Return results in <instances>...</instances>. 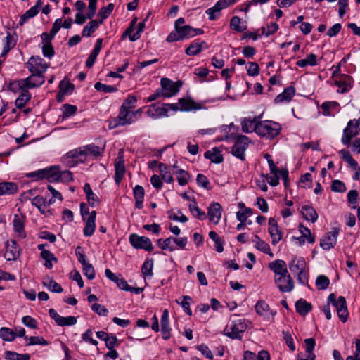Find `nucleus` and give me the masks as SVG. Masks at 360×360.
Returning <instances> with one entry per match:
<instances>
[{
  "label": "nucleus",
  "instance_id": "1",
  "mask_svg": "<svg viewBox=\"0 0 360 360\" xmlns=\"http://www.w3.org/2000/svg\"><path fill=\"white\" fill-rule=\"evenodd\" d=\"M102 150L100 147L90 144L70 150L63 157V160L68 167H72L79 163L84 162L89 157L99 156Z\"/></svg>",
  "mask_w": 360,
  "mask_h": 360
},
{
  "label": "nucleus",
  "instance_id": "2",
  "mask_svg": "<svg viewBox=\"0 0 360 360\" xmlns=\"http://www.w3.org/2000/svg\"><path fill=\"white\" fill-rule=\"evenodd\" d=\"M248 326V320L240 318L237 314H233L231 316L229 321L225 327L224 334L233 340H241L243 334L246 330Z\"/></svg>",
  "mask_w": 360,
  "mask_h": 360
},
{
  "label": "nucleus",
  "instance_id": "3",
  "mask_svg": "<svg viewBox=\"0 0 360 360\" xmlns=\"http://www.w3.org/2000/svg\"><path fill=\"white\" fill-rule=\"evenodd\" d=\"M203 30L200 28H193L189 25H182L174 30L167 37V42H174L190 39L197 35L202 34Z\"/></svg>",
  "mask_w": 360,
  "mask_h": 360
},
{
  "label": "nucleus",
  "instance_id": "4",
  "mask_svg": "<svg viewBox=\"0 0 360 360\" xmlns=\"http://www.w3.org/2000/svg\"><path fill=\"white\" fill-rule=\"evenodd\" d=\"M281 126L279 123L271 120L259 122L257 134L266 139H273L281 132Z\"/></svg>",
  "mask_w": 360,
  "mask_h": 360
},
{
  "label": "nucleus",
  "instance_id": "5",
  "mask_svg": "<svg viewBox=\"0 0 360 360\" xmlns=\"http://www.w3.org/2000/svg\"><path fill=\"white\" fill-rule=\"evenodd\" d=\"M136 121L132 110L120 108L118 115L109 121V128L112 129L119 127L130 125Z\"/></svg>",
  "mask_w": 360,
  "mask_h": 360
},
{
  "label": "nucleus",
  "instance_id": "6",
  "mask_svg": "<svg viewBox=\"0 0 360 360\" xmlns=\"http://www.w3.org/2000/svg\"><path fill=\"white\" fill-rule=\"evenodd\" d=\"M26 68L34 75L43 76V74L49 68V64L38 56H31L25 63Z\"/></svg>",
  "mask_w": 360,
  "mask_h": 360
},
{
  "label": "nucleus",
  "instance_id": "7",
  "mask_svg": "<svg viewBox=\"0 0 360 360\" xmlns=\"http://www.w3.org/2000/svg\"><path fill=\"white\" fill-rule=\"evenodd\" d=\"M360 131V119L351 120L347 122V127L343 130L341 142L345 146H349L352 139L358 136Z\"/></svg>",
  "mask_w": 360,
  "mask_h": 360
},
{
  "label": "nucleus",
  "instance_id": "8",
  "mask_svg": "<svg viewBox=\"0 0 360 360\" xmlns=\"http://www.w3.org/2000/svg\"><path fill=\"white\" fill-rule=\"evenodd\" d=\"M328 301L336 309L338 315L342 322H345L348 317V311L345 298L340 296L338 299L335 294L331 293L328 297Z\"/></svg>",
  "mask_w": 360,
  "mask_h": 360
},
{
  "label": "nucleus",
  "instance_id": "9",
  "mask_svg": "<svg viewBox=\"0 0 360 360\" xmlns=\"http://www.w3.org/2000/svg\"><path fill=\"white\" fill-rule=\"evenodd\" d=\"M250 141V139L246 136H238L232 147L231 153L233 155L241 160H245V152L248 149Z\"/></svg>",
  "mask_w": 360,
  "mask_h": 360
},
{
  "label": "nucleus",
  "instance_id": "10",
  "mask_svg": "<svg viewBox=\"0 0 360 360\" xmlns=\"http://www.w3.org/2000/svg\"><path fill=\"white\" fill-rule=\"evenodd\" d=\"M129 242L136 249H143L148 252L153 250L151 240L146 236H140L136 233L131 234L129 236Z\"/></svg>",
  "mask_w": 360,
  "mask_h": 360
},
{
  "label": "nucleus",
  "instance_id": "11",
  "mask_svg": "<svg viewBox=\"0 0 360 360\" xmlns=\"http://www.w3.org/2000/svg\"><path fill=\"white\" fill-rule=\"evenodd\" d=\"M51 170L50 182L68 183L73 179L72 174L69 170H61L58 166L51 167Z\"/></svg>",
  "mask_w": 360,
  "mask_h": 360
},
{
  "label": "nucleus",
  "instance_id": "12",
  "mask_svg": "<svg viewBox=\"0 0 360 360\" xmlns=\"http://www.w3.org/2000/svg\"><path fill=\"white\" fill-rule=\"evenodd\" d=\"M236 2V0H219L212 7L207 9L205 13L208 15L210 20H215L219 16L221 10Z\"/></svg>",
  "mask_w": 360,
  "mask_h": 360
},
{
  "label": "nucleus",
  "instance_id": "13",
  "mask_svg": "<svg viewBox=\"0 0 360 360\" xmlns=\"http://www.w3.org/2000/svg\"><path fill=\"white\" fill-rule=\"evenodd\" d=\"M338 234L339 229L333 228L330 232H328L323 236L320 242V246L326 250L334 248L337 243Z\"/></svg>",
  "mask_w": 360,
  "mask_h": 360
},
{
  "label": "nucleus",
  "instance_id": "14",
  "mask_svg": "<svg viewBox=\"0 0 360 360\" xmlns=\"http://www.w3.org/2000/svg\"><path fill=\"white\" fill-rule=\"evenodd\" d=\"M125 173V166L124 160V152L120 150L115 161V183L119 185Z\"/></svg>",
  "mask_w": 360,
  "mask_h": 360
},
{
  "label": "nucleus",
  "instance_id": "15",
  "mask_svg": "<svg viewBox=\"0 0 360 360\" xmlns=\"http://www.w3.org/2000/svg\"><path fill=\"white\" fill-rule=\"evenodd\" d=\"M160 84L161 89L160 90L162 92L163 97L173 96L179 91V86H178L177 83L168 78H162Z\"/></svg>",
  "mask_w": 360,
  "mask_h": 360
},
{
  "label": "nucleus",
  "instance_id": "16",
  "mask_svg": "<svg viewBox=\"0 0 360 360\" xmlns=\"http://www.w3.org/2000/svg\"><path fill=\"white\" fill-rule=\"evenodd\" d=\"M49 314L55 321L56 324L60 326H71L77 323V318L75 316H62L53 309L49 310Z\"/></svg>",
  "mask_w": 360,
  "mask_h": 360
},
{
  "label": "nucleus",
  "instance_id": "17",
  "mask_svg": "<svg viewBox=\"0 0 360 360\" xmlns=\"http://www.w3.org/2000/svg\"><path fill=\"white\" fill-rule=\"evenodd\" d=\"M274 282L281 292H291L294 288V282L289 273L282 276L275 277Z\"/></svg>",
  "mask_w": 360,
  "mask_h": 360
},
{
  "label": "nucleus",
  "instance_id": "18",
  "mask_svg": "<svg viewBox=\"0 0 360 360\" xmlns=\"http://www.w3.org/2000/svg\"><path fill=\"white\" fill-rule=\"evenodd\" d=\"M179 109L182 111L198 110L205 108L204 102H195L191 98L179 99Z\"/></svg>",
  "mask_w": 360,
  "mask_h": 360
},
{
  "label": "nucleus",
  "instance_id": "19",
  "mask_svg": "<svg viewBox=\"0 0 360 360\" xmlns=\"http://www.w3.org/2000/svg\"><path fill=\"white\" fill-rule=\"evenodd\" d=\"M20 255V249L14 240H8L6 243V252L4 257L8 261H15Z\"/></svg>",
  "mask_w": 360,
  "mask_h": 360
},
{
  "label": "nucleus",
  "instance_id": "20",
  "mask_svg": "<svg viewBox=\"0 0 360 360\" xmlns=\"http://www.w3.org/2000/svg\"><path fill=\"white\" fill-rule=\"evenodd\" d=\"M44 77L41 76H37L31 75L28 77L20 79L19 81V87L27 89H32L41 86L44 83Z\"/></svg>",
  "mask_w": 360,
  "mask_h": 360
},
{
  "label": "nucleus",
  "instance_id": "21",
  "mask_svg": "<svg viewBox=\"0 0 360 360\" xmlns=\"http://www.w3.org/2000/svg\"><path fill=\"white\" fill-rule=\"evenodd\" d=\"M25 216L22 214H15L13 220V226L17 236L20 238L26 237L25 231Z\"/></svg>",
  "mask_w": 360,
  "mask_h": 360
},
{
  "label": "nucleus",
  "instance_id": "22",
  "mask_svg": "<svg viewBox=\"0 0 360 360\" xmlns=\"http://www.w3.org/2000/svg\"><path fill=\"white\" fill-rule=\"evenodd\" d=\"M222 215V207L219 202H212L207 208V216L210 222L217 225Z\"/></svg>",
  "mask_w": 360,
  "mask_h": 360
},
{
  "label": "nucleus",
  "instance_id": "23",
  "mask_svg": "<svg viewBox=\"0 0 360 360\" xmlns=\"http://www.w3.org/2000/svg\"><path fill=\"white\" fill-rule=\"evenodd\" d=\"M168 110L163 104L154 103L148 106L146 114L152 119H158L161 117L167 116Z\"/></svg>",
  "mask_w": 360,
  "mask_h": 360
},
{
  "label": "nucleus",
  "instance_id": "24",
  "mask_svg": "<svg viewBox=\"0 0 360 360\" xmlns=\"http://www.w3.org/2000/svg\"><path fill=\"white\" fill-rule=\"evenodd\" d=\"M259 122L256 117L243 118L240 122L243 132L248 134L255 132L257 134Z\"/></svg>",
  "mask_w": 360,
  "mask_h": 360
},
{
  "label": "nucleus",
  "instance_id": "25",
  "mask_svg": "<svg viewBox=\"0 0 360 360\" xmlns=\"http://www.w3.org/2000/svg\"><path fill=\"white\" fill-rule=\"evenodd\" d=\"M269 233L272 239V244L276 245L282 239V233L278 229L277 221L274 218L269 220Z\"/></svg>",
  "mask_w": 360,
  "mask_h": 360
},
{
  "label": "nucleus",
  "instance_id": "26",
  "mask_svg": "<svg viewBox=\"0 0 360 360\" xmlns=\"http://www.w3.org/2000/svg\"><path fill=\"white\" fill-rule=\"evenodd\" d=\"M256 313L264 318L269 319L270 316H274L276 314V311L270 310L269 304L264 300H259L255 307Z\"/></svg>",
  "mask_w": 360,
  "mask_h": 360
},
{
  "label": "nucleus",
  "instance_id": "27",
  "mask_svg": "<svg viewBox=\"0 0 360 360\" xmlns=\"http://www.w3.org/2000/svg\"><path fill=\"white\" fill-rule=\"evenodd\" d=\"M269 267L274 273L275 277L282 276L284 274H288L287 265L281 259H277L269 263Z\"/></svg>",
  "mask_w": 360,
  "mask_h": 360
},
{
  "label": "nucleus",
  "instance_id": "28",
  "mask_svg": "<svg viewBox=\"0 0 360 360\" xmlns=\"http://www.w3.org/2000/svg\"><path fill=\"white\" fill-rule=\"evenodd\" d=\"M96 212L92 211L87 219L84 218V220L86 221V223L83 231L85 236L89 237L94 234L96 229Z\"/></svg>",
  "mask_w": 360,
  "mask_h": 360
},
{
  "label": "nucleus",
  "instance_id": "29",
  "mask_svg": "<svg viewBox=\"0 0 360 360\" xmlns=\"http://www.w3.org/2000/svg\"><path fill=\"white\" fill-rule=\"evenodd\" d=\"M295 94V89L290 86L284 89V91L278 94L274 99L275 103H282L290 102Z\"/></svg>",
  "mask_w": 360,
  "mask_h": 360
},
{
  "label": "nucleus",
  "instance_id": "30",
  "mask_svg": "<svg viewBox=\"0 0 360 360\" xmlns=\"http://www.w3.org/2000/svg\"><path fill=\"white\" fill-rule=\"evenodd\" d=\"M321 108L325 116H334L340 111V105L336 101H326L322 103Z\"/></svg>",
  "mask_w": 360,
  "mask_h": 360
},
{
  "label": "nucleus",
  "instance_id": "31",
  "mask_svg": "<svg viewBox=\"0 0 360 360\" xmlns=\"http://www.w3.org/2000/svg\"><path fill=\"white\" fill-rule=\"evenodd\" d=\"M352 79L350 76L343 75L339 80L335 82V85L338 87V92L344 94L352 87Z\"/></svg>",
  "mask_w": 360,
  "mask_h": 360
},
{
  "label": "nucleus",
  "instance_id": "32",
  "mask_svg": "<svg viewBox=\"0 0 360 360\" xmlns=\"http://www.w3.org/2000/svg\"><path fill=\"white\" fill-rule=\"evenodd\" d=\"M51 167L45 169H38L37 171L27 173L26 176L33 179L34 181H38L43 179H46L49 182L51 179Z\"/></svg>",
  "mask_w": 360,
  "mask_h": 360
},
{
  "label": "nucleus",
  "instance_id": "33",
  "mask_svg": "<svg viewBox=\"0 0 360 360\" xmlns=\"http://www.w3.org/2000/svg\"><path fill=\"white\" fill-rule=\"evenodd\" d=\"M133 194L135 198V207L137 209H141L145 196L144 188L141 186L136 185L133 189Z\"/></svg>",
  "mask_w": 360,
  "mask_h": 360
},
{
  "label": "nucleus",
  "instance_id": "34",
  "mask_svg": "<svg viewBox=\"0 0 360 360\" xmlns=\"http://www.w3.org/2000/svg\"><path fill=\"white\" fill-rule=\"evenodd\" d=\"M205 45V42L202 41H199L198 40L193 41L186 49L185 53L188 56H196L200 53L202 49L203 46Z\"/></svg>",
  "mask_w": 360,
  "mask_h": 360
},
{
  "label": "nucleus",
  "instance_id": "35",
  "mask_svg": "<svg viewBox=\"0 0 360 360\" xmlns=\"http://www.w3.org/2000/svg\"><path fill=\"white\" fill-rule=\"evenodd\" d=\"M306 262L303 257H294L289 264V269L292 274L305 269Z\"/></svg>",
  "mask_w": 360,
  "mask_h": 360
},
{
  "label": "nucleus",
  "instance_id": "36",
  "mask_svg": "<svg viewBox=\"0 0 360 360\" xmlns=\"http://www.w3.org/2000/svg\"><path fill=\"white\" fill-rule=\"evenodd\" d=\"M18 185L14 182H1L0 183V195H11L17 193Z\"/></svg>",
  "mask_w": 360,
  "mask_h": 360
},
{
  "label": "nucleus",
  "instance_id": "37",
  "mask_svg": "<svg viewBox=\"0 0 360 360\" xmlns=\"http://www.w3.org/2000/svg\"><path fill=\"white\" fill-rule=\"evenodd\" d=\"M103 23V20H93L89 22L86 26L82 30V35L84 37H90L99 27L100 25Z\"/></svg>",
  "mask_w": 360,
  "mask_h": 360
},
{
  "label": "nucleus",
  "instance_id": "38",
  "mask_svg": "<svg viewBox=\"0 0 360 360\" xmlns=\"http://www.w3.org/2000/svg\"><path fill=\"white\" fill-rule=\"evenodd\" d=\"M296 311L302 316H305L312 309V305L305 300L301 298L295 303Z\"/></svg>",
  "mask_w": 360,
  "mask_h": 360
},
{
  "label": "nucleus",
  "instance_id": "39",
  "mask_svg": "<svg viewBox=\"0 0 360 360\" xmlns=\"http://www.w3.org/2000/svg\"><path fill=\"white\" fill-rule=\"evenodd\" d=\"M301 213L303 217L307 220L311 222L316 221L318 219V214L316 211L309 205H304L302 207Z\"/></svg>",
  "mask_w": 360,
  "mask_h": 360
},
{
  "label": "nucleus",
  "instance_id": "40",
  "mask_svg": "<svg viewBox=\"0 0 360 360\" xmlns=\"http://www.w3.org/2000/svg\"><path fill=\"white\" fill-rule=\"evenodd\" d=\"M21 90L20 94L18 96V98L15 100V106L19 108L22 109L25 105L27 103V102L31 98V94L29 92L27 89H25V88H20Z\"/></svg>",
  "mask_w": 360,
  "mask_h": 360
},
{
  "label": "nucleus",
  "instance_id": "41",
  "mask_svg": "<svg viewBox=\"0 0 360 360\" xmlns=\"http://www.w3.org/2000/svg\"><path fill=\"white\" fill-rule=\"evenodd\" d=\"M204 156L214 163L219 164L223 161V156L217 148H213L212 150L206 151Z\"/></svg>",
  "mask_w": 360,
  "mask_h": 360
},
{
  "label": "nucleus",
  "instance_id": "42",
  "mask_svg": "<svg viewBox=\"0 0 360 360\" xmlns=\"http://www.w3.org/2000/svg\"><path fill=\"white\" fill-rule=\"evenodd\" d=\"M158 168L160 170V174L161 176V179L165 181L166 183L171 184L173 182L174 179L168 169L167 167L163 163H159Z\"/></svg>",
  "mask_w": 360,
  "mask_h": 360
},
{
  "label": "nucleus",
  "instance_id": "43",
  "mask_svg": "<svg viewBox=\"0 0 360 360\" xmlns=\"http://www.w3.org/2000/svg\"><path fill=\"white\" fill-rule=\"evenodd\" d=\"M41 257L45 260L44 266L51 269L53 268V262H57L58 259L49 250H43L41 252Z\"/></svg>",
  "mask_w": 360,
  "mask_h": 360
},
{
  "label": "nucleus",
  "instance_id": "44",
  "mask_svg": "<svg viewBox=\"0 0 360 360\" xmlns=\"http://www.w3.org/2000/svg\"><path fill=\"white\" fill-rule=\"evenodd\" d=\"M189 210L193 216L199 220H204L206 218L205 212L201 210L196 205V202L193 200L192 203L188 205Z\"/></svg>",
  "mask_w": 360,
  "mask_h": 360
},
{
  "label": "nucleus",
  "instance_id": "45",
  "mask_svg": "<svg viewBox=\"0 0 360 360\" xmlns=\"http://www.w3.org/2000/svg\"><path fill=\"white\" fill-rule=\"evenodd\" d=\"M173 237H169L166 239H158L157 244L163 250H168L173 252L175 250V247L172 245Z\"/></svg>",
  "mask_w": 360,
  "mask_h": 360
},
{
  "label": "nucleus",
  "instance_id": "46",
  "mask_svg": "<svg viewBox=\"0 0 360 360\" xmlns=\"http://www.w3.org/2000/svg\"><path fill=\"white\" fill-rule=\"evenodd\" d=\"M231 28L237 32H241L247 29L242 20L238 16H233L230 21Z\"/></svg>",
  "mask_w": 360,
  "mask_h": 360
},
{
  "label": "nucleus",
  "instance_id": "47",
  "mask_svg": "<svg viewBox=\"0 0 360 360\" xmlns=\"http://www.w3.org/2000/svg\"><path fill=\"white\" fill-rule=\"evenodd\" d=\"M174 174L176 175L177 181L180 186H184L188 183L190 176L186 171L180 169L174 172Z\"/></svg>",
  "mask_w": 360,
  "mask_h": 360
},
{
  "label": "nucleus",
  "instance_id": "48",
  "mask_svg": "<svg viewBox=\"0 0 360 360\" xmlns=\"http://www.w3.org/2000/svg\"><path fill=\"white\" fill-rule=\"evenodd\" d=\"M0 337L5 341L12 342L15 340V335L13 330L3 327L0 330Z\"/></svg>",
  "mask_w": 360,
  "mask_h": 360
},
{
  "label": "nucleus",
  "instance_id": "49",
  "mask_svg": "<svg viewBox=\"0 0 360 360\" xmlns=\"http://www.w3.org/2000/svg\"><path fill=\"white\" fill-rule=\"evenodd\" d=\"M299 231L301 233V236L309 243H314L315 242V237L311 234V231L307 227L300 224L299 226Z\"/></svg>",
  "mask_w": 360,
  "mask_h": 360
},
{
  "label": "nucleus",
  "instance_id": "50",
  "mask_svg": "<svg viewBox=\"0 0 360 360\" xmlns=\"http://www.w3.org/2000/svg\"><path fill=\"white\" fill-rule=\"evenodd\" d=\"M153 269V259L145 261L142 266V268H141V272L143 274L144 277H149V278L152 277Z\"/></svg>",
  "mask_w": 360,
  "mask_h": 360
},
{
  "label": "nucleus",
  "instance_id": "51",
  "mask_svg": "<svg viewBox=\"0 0 360 360\" xmlns=\"http://www.w3.org/2000/svg\"><path fill=\"white\" fill-rule=\"evenodd\" d=\"M94 88L98 91L103 93H112L117 91V89L112 85H107L101 82H96Z\"/></svg>",
  "mask_w": 360,
  "mask_h": 360
},
{
  "label": "nucleus",
  "instance_id": "52",
  "mask_svg": "<svg viewBox=\"0 0 360 360\" xmlns=\"http://www.w3.org/2000/svg\"><path fill=\"white\" fill-rule=\"evenodd\" d=\"M330 284L329 278L323 275H319L316 280V285L319 290H326Z\"/></svg>",
  "mask_w": 360,
  "mask_h": 360
},
{
  "label": "nucleus",
  "instance_id": "53",
  "mask_svg": "<svg viewBox=\"0 0 360 360\" xmlns=\"http://www.w3.org/2000/svg\"><path fill=\"white\" fill-rule=\"evenodd\" d=\"M278 29V25L276 22H271L268 24L266 27H262L261 28L262 34L265 35L266 37H269L273 34H274Z\"/></svg>",
  "mask_w": 360,
  "mask_h": 360
},
{
  "label": "nucleus",
  "instance_id": "54",
  "mask_svg": "<svg viewBox=\"0 0 360 360\" xmlns=\"http://www.w3.org/2000/svg\"><path fill=\"white\" fill-rule=\"evenodd\" d=\"M137 98L135 96L129 95L124 101L120 108L124 107L125 109L132 110L136 105Z\"/></svg>",
  "mask_w": 360,
  "mask_h": 360
},
{
  "label": "nucleus",
  "instance_id": "55",
  "mask_svg": "<svg viewBox=\"0 0 360 360\" xmlns=\"http://www.w3.org/2000/svg\"><path fill=\"white\" fill-rule=\"evenodd\" d=\"M44 286H46L50 291L53 292H63V288L60 286V284L56 283L53 280H49L47 281H44L43 283Z\"/></svg>",
  "mask_w": 360,
  "mask_h": 360
},
{
  "label": "nucleus",
  "instance_id": "56",
  "mask_svg": "<svg viewBox=\"0 0 360 360\" xmlns=\"http://www.w3.org/2000/svg\"><path fill=\"white\" fill-rule=\"evenodd\" d=\"M77 107L73 105L64 104L62 107L63 119H66L73 115L77 111Z\"/></svg>",
  "mask_w": 360,
  "mask_h": 360
},
{
  "label": "nucleus",
  "instance_id": "57",
  "mask_svg": "<svg viewBox=\"0 0 360 360\" xmlns=\"http://www.w3.org/2000/svg\"><path fill=\"white\" fill-rule=\"evenodd\" d=\"M15 46V41L13 37L8 34L6 37V42L4 46L1 56L6 55L11 49Z\"/></svg>",
  "mask_w": 360,
  "mask_h": 360
},
{
  "label": "nucleus",
  "instance_id": "58",
  "mask_svg": "<svg viewBox=\"0 0 360 360\" xmlns=\"http://www.w3.org/2000/svg\"><path fill=\"white\" fill-rule=\"evenodd\" d=\"M27 340L29 341L27 343V345H48L49 342L46 341L43 337L41 336H32L28 338Z\"/></svg>",
  "mask_w": 360,
  "mask_h": 360
},
{
  "label": "nucleus",
  "instance_id": "59",
  "mask_svg": "<svg viewBox=\"0 0 360 360\" xmlns=\"http://www.w3.org/2000/svg\"><path fill=\"white\" fill-rule=\"evenodd\" d=\"M74 85L68 81L62 80L59 84L60 91L63 94H68L73 91Z\"/></svg>",
  "mask_w": 360,
  "mask_h": 360
},
{
  "label": "nucleus",
  "instance_id": "60",
  "mask_svg": "<svg viewBox=\"0 0 360 360\" xmlns=\"http://www.w3.org/2000/svg\"><path fill=\"white\" fill-rule=\"evenodd\" d=\"M197 184L199 186H201L207 190H210V183L206 176L202 174H198L196 178Z\"/></svg>",
  "mask_w": 360,
  "mask_h": 360
},
{
  "label": "nucleus",
  "instance_id": "61",
  "mask_svg": "<svg viewBox=\"0 0 360 360\" xmlns=\"http://www.w3.org/2000/svg\"><path fill=\"white\" fill-rule=\"evenodd\" d=\"M114 8V4L112 3L109 4L107 6L102 7L99 12L98 15L101 18V20L106 19L112 13Z\"/></svg>",
  "mask_w": 360,
  "mask_h": 360
},
{
  "label": "nucleus",
  "instance_id": "62",
  "mask_svg": "<svg viewBox=\"0 0 360 360\" xmlns=\"http://www.w3.org/2000/svg\"><path fill=\"white\" fill-rule=\"evenodd\" d=\"M39 12V11L37 10V7L32 6L29 10H27L21 17L20 20V24L22 25L26 20L34 17Z\"/></svg>",
  "mask_w": 360,
  "mask_h": 360
},
{
  "label": "nucleus",
  "instance_id": "63",
  "mask_svg": "<svg viewBox=\"0 0 360 360\" xmlns=\"http://www.w3.org/2000/svg\"><path fill=\"white\" fill-rule=\"evenodd\" d=\"M252 214V210L249 207L245 208L243 211H239L236 213V218L240 222H245L248 217Z\"/></svg>",
  "mask_w": 360,
  "mask_h": 360
},
{
  "label": "nucleus",
  "instance_id": "64",
  "mask_svg": "<svg viewBox=\"0 0 360 360\" xmlns=\"http://www.w3.org/2000/svg\"><path fill=\"white\" fill-rule=\"evenodd\" d=\"M331 190L334 192L343 193L346 191V186L342 181L335 179L332 182Z\"/></svg>",
  "mask_w": 360,
  "mask_h": 360
}]
</instances>
